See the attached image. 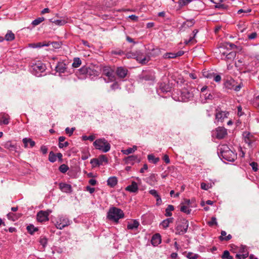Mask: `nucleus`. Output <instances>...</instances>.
Instances as JSON below:
<instances>
[{"label": "nucleus", "instance_id": "nucleus-61", "mask_svg": "<svg viewBox=\"0 0 259 259\" xmlns=\"http://www.w3.org/2000/svg\"><path fill=\"white\" fill-rule=\"evenodd\" d=\"M126 56L127 58H135L136 52L135 53H128L126 54Z\"/></svg>", "mask_w": 259, "mask_h": 259}, {"label": "nucleus", "instance_id": "nucleus-1", "mask_svg": "<svg viewBox=\"0 0 259 259\" xmlns=\"http://www.w3.org/2000/svg\"><path fill=\"white\" fill-rule=\"evenodd\" d=\"M218 150L220 155L227 161H234L237 157L236 154L231 150L227 145L220 146Z\"/></svg>", "mask_w": 259, "mask_h": 259}, {"label": "nucleus", "instance_id": "nucleus-50", "mask_svg": "<svg viewBox=\"0 0 259 259\" xmlns=\"http://www.w3.org/2000/svg\"><path fill=\"white\" fill-rule=\"evenodd\" d=\"M163 57L164 59L175 58L176 56L174 55V53H166L163 55Z\"/></svg>", "mask_w": 259, "mask_h": 259}, {"label": "nucleus", "instance_id": "nucleus-44", "mask_svg": "<svg viewBox=\"0 0 259 259\" xmlns=\"http://www.w3.org/2000/svg\"><path fill=\"white\" fill-rule=\"evenodd\" d=\"M45 20V18L44 17H39L38 18L34 20H33L32 22V25L36 26L40 24L41 22Z\"/></svg>", "mask_w": 259, "mask_h": 259}, {"label": "nucleus", "instance_id": "nucleus-20", "mask_svg": "<svg viewBox=\"0 0 259 259\" xmlns=\"http://www.w3.org/2000/svg\"><path fill=\"white\" fill-rule=\"evenodd\" d=\"M244 141L248 144V146H251L252 141H253V137L249 133H246L244 134Z\"/></svg>", "mask_w": 259, "mask_h": 259}, {"label": "nucleus", "instance_id": "nucleus-54", "mask_svg": "<svg viewBox=\"0 0 259 259\" xmlns=\"http://www.w3.org/2000/svg\"><path fill=\"white\" fill-rule=\"evenodd\" d=\"M197 32L198 30L197 29L194 30L193 31V33H194L193 36H191L188 41H186V44H188L190 42L192 41Z\"/></svg>", "mask_w": 259, "mask_h": 259}, {"label": "nucleus", "instance_id": "nucleus-17", "mask_svg": "<svg viewBox=\"0 0 259 259\" xmlns=\"http://www.w3.org/2000/svg\"><path fill=\"white\" fill-rule=\"evenodd\" d=\"M66 65L63 62H58L56 66V71L60 73H64L66 71Z\"/></svg>", "mask_w": 259, "mask_h": 259}, {"label": "nucleus", "instance_id": "nucleus-26", "mask_svg": "<svg viewBox=\"0 0 259 259\" xmlns=\"http://www.w3.org/2000/svg\"><path fill=\"white\" fill-rule=\"evenodd\" d=\"M65 140V137L63 136L60 137L59 138V147L60 148H63V147H66L69 145V143L68 142H65L64 143H62L63 141H64Z\"/></svg>", "mask_w": 259, "mask_h": 259}, {"label": "nucleus", "instance_id": "nucleus-11", "mask_svg": "<svg viewBox=\"0 0 259 259\" xmlns=\"http://www.w3.org/2000/svg\"><path fill=\"white\" fill-rule=\"evenodd\" d=\"M69 225L70 222L67 218L61 217L60 218L59 221L57 222L56 226L57 229L61 230Z\"/></svg>", "mask_w": 259, "mask_h": 259}, {"label": "nucleus", "instance_id": "nucleus-8", "mask_svg": "<svg viewBox=\"0 0 259 259\" xmlns=\"http://www.w3.org/2000/svg\"><path fill=\"white\" fill-rule=\"evenodd\" d=\"M51 212V210L39 211L37 214V220L39 222H46L49 221V215Z\"/></svg>", "mask_w": 259, "mask_h": 259}, {"label": "nucleus", "instance_id": "nucleus-43", "mask_svg": "<svg viewBox=\"0 0 259 259\" xmlns=\"http://www.w3.org/2000/svg\"><path fill=\"white\" fill-rule=\"evenodd\" d=\"M98 160L100 165H102L104 162L107 163L108 159L105 155H102L99 157Z\"/></svg>", "mask_w": 259, "mask_h": 259}, {"label": "nucleus", "instance_id": "nucleus-31", "mask_svg": "<svg viewBox=\"0 0 259 259\" xmlns=\"http://www.w3.org/2000/svg\"><path fill=\"white\" fill-rule=\"evenodd\" d=\"M137 149L136 146H134L132 148H128L125 150H122L121 151L123 154L128 155L131 153L134 152Z\"/></svg>", "mask_w": 259, "mask_h": 259}, {"label": "nucleus", "instance_id": "nucleus-33", "mask_svg": "<svg viewBox=\"0 0 259 259\" xmlns=\"http://www.w3.org/2000/svg\"><path fill=\"white\" fill-rule=\"evenodd\" d=\"M148 159L150 162L154 164L157 163L159 161V158L158 157H155L152 154H149L148 155Z\"/></svg>", "mask_w": 259, "mask_h": 259}, {"label": "nucleus", "instance_id": "nucleus-6", "mask_svg": "<svg viewBox=\"0 0 259 259\" xmlns=\"http://www.w3.org/2000/svg\"><path fill=\"white\" fill-rule=\"evenodd\" d=\"M192 89H188L184 88L181 92V97L182 101L187 102L192 99L194 96V94L192 91Z\"/></svg>", "mask_w": 259, "mask_h": 259}, {"label": "nucleus", "instance_id": "nucleus-25", "mask_svg": "<svg viewBox=\"0 0 259 259\" xmlns=\"http://www.w3.org/2000/svg\"><path fill=\"white\" fill-rule=\"evenodd\" d=\"M139 226V223L136 220H134L133 222L128 223L127 228L129 230H133L137 229Z\"/></svg>", "mask_w": 259, "mask_h": 259}, {"label": "nucleus", "instance_id": "nucleus-63", "mask_svg": "<svg viewBox=\"0 0 259 259\" xmlns=\"http://www.w3.org/2000/svg\"><path fill=\"white\" fill-rule=\"evenodd\" d=\"M51 44H52V47L55 49H58L60 47V45L58 42H56V41L52 42Z\"/></svg>", "mask_w": 259, "mask_h": 259}, {"label": "nucleus", "instance_id": "nucleus-23", "mask_svg": "<svg viewBox=\"0 0 259 259\" xmlns=\"http://www.w3.org/2000/svg\"><path fill=\"white\" fill-rule=\"evenodd\" d=\"M23 143L24 145V147L27 148L28 146V143H30V146L31 147H33L35 146V143L34 141H32L30 138H25L22 140Z\"/></svg>", "mask_w": 259, "mask_h": 259}, {"label": "nucleus", "instance_id": "nucleus-42", "mask_svg": "<svg viewBox=\"0 0 259 259\" xmlns=\"http://www.w3.org/2000/svg\"><path fill=\"white\" fill-rule=\"evenodd\" d=\"M68 169V166L65 164L61 165L59 167V170L62 173H65Z\"/></svg>", "mask_w": 259, "mask_h": 259}, {"label": "nucleus", "instance_id": "nucleus-62", "mask_svg": "<svg viewBox=\"0 0 259 259\" xmlns=\"http://www.w3.org/2000/svg\"><path fill=\"white\" fill-rule=\"evenodd\" d=\"M243 84L242 82L240 83L238 85L234 86L233 90H234L235 91H239L241 88L242 87Z\"/></svg>", "mask_w": 259, "mask_h": 259}, {"label": "nucleus", "instance_id": "nucleus-12", "mask_svg": "<svg viewBox=\"0 0 259 259\" xmlns=\"http://www.w3.org/2000/svg\"><path fill=\"white\" fill-rule=\"evenodd\" d=\"M216 138L218 139L224 138L227 135V130L224 127H218L215 130Z\"/></svg>", "mask_w": 259, "mask_h": 259}, {"label": "nucleus", "instance_id": "nucleus-58", "mask_svg": "<svg viewBox=\"0 0 259 259\" xmlns=\"http://www.w3.org/2000/svg\"><path fill=\"white\" fill-rule=\"evenodd\" d=\"M74 130H75L74 127L70 128L69 127H68L66 128L65 132L67 134H68L69 135V136H71L73 134Z\"/></svg>", "mask_w": 259, "mask_h": 259}, {"label": "nucleus", "instance_id": "nucleus-46", "mask_svg": "<svg viewBox=\"0 0 259 259\" xmlns=\"http://www.w3.org/2000/svg\"><path fill=\"white\" fill-rule=\"evenodd\" d=\"M253 54L255 58L259 62V45L254 49Z\"/></svg>", "mask_w": 259, "mask_h": 259}, {"label": "nucleus", "instance_id": "nucleus-24", "mask_svg": "<svg viewBox=\"0 0 259 259\" xmlns=\"http://www.w3.org/2000/svg\"><path fill=\"white\" fill-rule=\"evenodd\" d=\"M117 183V179L115 177H110L107 180V184L110 187H114Z\"/></svg>", "mask_w": 259, "mask_h": 259}, {"label": "nucleus", "instance_id": "nucleus-38", "mask_svg": "<svg viewBox=\"0 0 259 259\" xmlns=\"http://www.w3.org/2000/svg\"><path fill=\"white\" fill-rule=\"evenodd\" d=\"M81 64V61L79 58H75L72 64V67L74 68L78 67Z\"/></svg>", "mask_w": 259, "mask_h": 259}, {"label": "nucleus", "instance_id": "nucleus-32", "mask_svg": "<svg viewBox=\"0 0 259 259\" xmlns=\"http://www.w3.org/2000/svg\"><path fill=\"white\" fill-rule=\"evenodd\" d=\"M10 117L8 115H3L0 120V125L4 124L7 125L9 123Z\"/></svg>", "mask_w": 259, "mask_h": 259}, {"label": "nucleus", "instance_id": "nucleus-64", "mask_svg": "<svg viewBox=\"0 0 259 259\" xmlns=\"http://www.w3.org/2000/svg\"><path fill=\"white\" fill-rule=\"evenodd\" d=\"M257 36V33L255 32L251 33L250 34L248 35V38L249 39H252L255 38Z\"/></svg>", "mask_w": 259, "mask_h": 259}, {"label": "nucleus", "instance_id": "nucleus-28", "mask_svg": "<svg viewBox=\"0 0 259 259\" xmlns=\"http://www.w3.org/2000/svg\"><path fill=\"white\" fill-rule=\"evenodd\" d=\"M226 235L227 233L225 231H222L221 235L219 237L220 240L221 241H228L232 238V236L230 234H229L228 236H226Z\"/></svg>", "mask_w": 259, "mask_h": 259}, {"label": "nucleus", "instance_id": "nucleus-9", "mask_svg": "<svg viewBox=\"0 0 259 259\" xmlns=\"http://www.w3.org/2000/svg\"><path fill=\"white\" fill-rule=\"evenodd\" d=\"M135 59L142 64H145L150 60L149 56H144L143 53L140 51L136 52Z\"/></svg>", "mask_w": 259, "mask_h": 259}, {"label": "nucleus", "instance_id": "nucleus-5", "mask_svg": "<svg viewBox=\"0 0 259 259\" xmlns=\"http://www.w3.org/2000/svg\"><path fill=\"white\" fill-rule=\"evenodd\" d=\"M236 48V46L230 42H225L220 47L219 51L222 56H227L230 50Z\"/></svg>", "mask_w": 259, "mask_h": 259}, {"label": "nucleus", "instance_id": "nucleus-41", "mask_svg": "<svg viewBox=\"0 0 259 259\" xmlns=\"http://www.w3.org/2000/svg\"><path fill=\"white\" fill-rule=\"evenodd\" d=\"M221 257L223 259H233V257L230 255V253L228 250L224 251L223 254L221 255Z\"/></svg>", "mask_w": 259, "mask_h": 259}, {"label": "nucleus", "instance_id": "nucleus-21", "mask_svg": "<svg viewBox=\"0 0 259 259\" xmlns=\"http://www.w3.org/2000/svg\"><path fill=\"white\" fill-rule=\"evenodd\" d=\"M125 162L127 164H134V161H137L139 162L140 160L138 158V156L136 155H131L127 157L125 159Z\"/></svg>", "mask_w": 259, "mask_h": 259}, {"label": "nucleus", "instance_id": "nucleus-34", "mask_svg": "<svg viewBox=\"0 0 259 259\" xmlns=\"http://www.w3.org/2000/svg\"><path fill=\"white\" fill-rule=\"evenodd\" d=\"M88 73L87 75H89L90 76H97L98 74V72L95 70L94 69H92L90 67H88Z\"/></svg>", "mask_w": 259, "mask_h": 259}, {"label": "nucleus", "instance_id": "nucleus-19", "mask_svg": "<svg viewBox=\"0 0 259 259\" xmlns=\"http://www.w3.org/2000/svg\"><path fill=\"white\" fill-rule=\"evenodd\" d=\"M32 69L33 71H39V72H43L45 70V66L41 63H38L33 64L31 66Z\"/></svg>", "mask_w": 259, "mask_h": 259}, {"label": "nucleus", "instance_id": "nucleus-45", "mask_svg": "<svg viewBox=\"0 0 259 259\" xmlns=\"http://www.w3.org/2000/svg\"><path fill=\"white\" fill-rule=\"evenodd\" d=\"M192 0H179L178 4L180 7H182L191 2Z\"/></svg>", "mask_w": 259, "mask_h": 259}, {"label": "nucleus", "instance_id": "nucleus-55", "mask_svg": "<svg viewBox=\"0 0 259 259\" xmlns=\"http://www.w3.org/2000/svg\"><path fill=\"white\" fill-rule=\"evenodd\" d=\"M211 187V185H209V184H206L205 183H201V188L204 190H207L209 188Z\"/></svg>", "mask_w": 259, "mask_h": 259}, {"label": "nucleus", "instance_id": "nucleus-59", "mask_svg": "<svg viewBox=\"0 0 259 259\" xmlns=\"http://www.w3.org/2000/svg\"><path fill=\"white\" fill-rule=\"evenodd\" d=\"M149 193L152 195L153 196L155 197V198L158 197L159 195H158L157 192L156 190L154 189H152L149 191Z\"/></svg>", "mask_w": 259, "mask_h": 259}, {"label": "nucleus", "instance_id": "nucleus-13", "mask_svg": "<svg viewBox=\"0 0 259 259\" xmlns=\"http://www.w3.org/2000/svg\"><path fill=\"white\" fill-rule=\"evenodd\" d=\"M215 119L218 121L223 122L225 118L227 117L228 112L220 110L218 108L216 109Z\"/></svg>", "mask_w": 259, "mask_h": 259}, {"label": "nucleus", "instance_id": "nucleus-2", "mask_svg": "<svg viewBox=\"0 0 259 259\" xmlns=\"http://www.w3.org/2000/svg\"><path fill=\"white\" fill-rule=\"evenodd\" d=\"M123 217L124 213L121 209L115 207H112L109 209L107 218L110 221L117 223L118 220L123 218Z\"/></svg>", "mask_w": 259, "mask_h": 259}, {"label": "nucleus", "instance_id": "nucleus-52", "mask_svg": "<svg viewBox=\"0 0 259 259\" xmlns=\"http://www.w3.org/2000/svg\"><path fill=\"white\" fill-rule=\"evenodd\" d=\"M95 138L96 137L94 135H91L90 136H84L82 137V139L84 141L90 140L91 141H93Z\"/></svg>", "mask_w": 259, "mask_h": 259}, {"label": "nucleus", "instance_id": "nucleus-57", "mask_svg": "<svg viewBox=\"0 0 259 259\" xmlns=\"http://www.w3.org/2000/svg\"><path fill=\"white\" fill-rule=\"evenodd\" d=\"M53 22L55 23L56 24H57L58 25H63L64 24H65V23H66L65 20H55Z\"/></svg>", "mask_w": 259, "mask_h": 259}, {"label": "nucleus", "instance_id": "nucleus-48", "mask_svg": "<svg viewBox=\"0 0 259 259\" xmlns=\"http://www.w3.org/2000/svg\"><path fill=\"white\" fill-rule=\"evenodd\" d=\"M88 67L84 66L79 69V72L81 74L87 75Z\"/></svg>", "mask_w": 259, "mask_h": 259}, {"label": "nucleus", "instance_id": "nucleus-7", "mask_svg": "<svg viewBox=\"0 0 259 259\" xmlns=\"http://www.w3.org/2000/svg\"><path fill=\"white\" fill-rule=\"evenodd\" d=\"M103 74L107 76L111 81L115 80V76L114 75V70L111 67L106 66L102 68Z\"/></svg>", "mask_w": 259, "mask_h": 259}, {"label": "nucleus", "instance_id": "nucleus-35", "mask_svg": "<svg viewBox=\"0 0 259 259\" xmlns=\"http://www.w3.org/2000/svg\"><path fill=\"white\" fill-rule=\"evenodd\" d=\"M27 231L30 234H33L34 232L38 231V228L35 227L33 225H28L27 228Z\"/></svg>", "mask_w": 259, "mask_h": 259}, {"label": "nucleus", "instance_id": "nucleus-56", "mask_svg": "<svg viewBox=\"0 0 259 259\" xmlns=\"http://www.w3.org/2000/svg\"><path fill=\"white\" fill-rule=\"evenodd\" d=\"M250 165L252 167V169L254 171H256L258 170V164L255 162H252L250 163Z\"/></svg>", "mask_w": 259, "mask_h": 259}, {"label": "nucleus", "instance_id": "nucleus-51", "mask_svg": "<svg viewBox=\"0 0 259 259\" xmlns=\"http://www.w3.org/2000/svg\"><path fill=\"white\" fill-rule=\"evenodd\" d=\"M161 53V50L159 48L153 49L152 50V55L156 56L159 55Z\"/></svg>", "mask_w": 259, "mask_h": 259}, {"label": "nucleus", "instance_id": "nucleus-15", "mask_svg": "<svg viewBox=\"0 0 259 259\" xmlns=\"http://www.w3.org/2000/svg\"><path fill=\"white\" fill-rule=\"evenodd\" d=\"M59 188L62 192L67 193H70L72 191L71 186L69 184H67L66 183H60Z\"/></svg>", "mask_w": 259, "mask_h": 259}, {"label": "nucleus", "instance_id": "nucleus-3", "mask_svg": "<svg viewBox=\"0 0 259 259\" xmlns=\"http://www.w3.org/2000/svg\"><path fill=\"white\" fill-rule=\"evenodd\" d=\"M93 145L96 149L101 150L103 152H107L110 149V144L104 138L96 140Z\"/></svg>", "mask_w": 259, "mask_h": 259}, {"label": "nucleus", "instance_id": "nucleus-36", "mask_svg": "<svg viewBox=\"0 0 259 259\" xmlns=\"http://www.w3.org/2000/svg\"><path fill=\"white\" fill-rule=\"evenodd\" d=\"M174 207L172 205H168L167 208L165 209V216L166 217H170L172 215L171 211L174 210Z\"/></svg>", "mask_w": 259, "mask_h": 259}, {"label": "nucleus", "instance_id": "nucleus-14", "mask_svg": "<svg viewBox=\"0 0 259 259\" xmlns=\"http://www.w3.org/2000/svg\"><path fill=\"white\" fill-rule=\"evenodd\" d=\"M128 70L123 67H118L116 70V74L119 78H124L127 75Z\"/></svg>", "mask_w": 259, "mask_h": 259}, {"label": "nucleus", "instance_id": "nucleus-47", "mask_svg": "<svg viewBox=\"0 0 259 259\" xmlns=\"http://www.w3.org/2000/svg\"><path fill=\"white\" fill-rule=\"evenodd\" d=\"M186 256L189 259H197L199 257V255L197 254H193L192 252H189L187 253Z\"/></svg>", "mask_w": 259, "mask_h": 259}, {"label": "nucleus", "instance_id": "nucleus-27", "mask_svg": "<svg viewBox=\"0 0 259 259\" xmlns=\"http://www.w3.org/2000/svg\"><path fill=\"white\" fill-rule=\"evenodd\" d=\"M15 38V34L11 30H8L7 34L5 35V39L7 41L13 40Z\"/></svg>", "mask_w": 259, "mask_h": 259}, {"label": "nucleus", "instance_id": "nucleus-53", "mask_svg": "<svg viewBox=\"0 0 259 259\" xmlns=\"http://www.w3.org/2000/svg\"><path fill=\"white\" fill-rule=\"evenodd\" d=\"M208 224L209 226H212L214 225H217L218 223L216 218L215 217H212L211 221L208 222Z\"/></svg>", "mask_w": 259, "mask_h": 259}, {"label": "nucleus", "instance_id": "nucleus-39", "mask_svg": "<svg viewBox=\"0 0 259 259\" xmlns=\"http://www.w3.org/2000/svg\"><path fill=\"white\" fill-rule=\"evenodd\" d=\"M203 76L206 78H211L214 76L213 73L209 72L207 70H203L202 71Z\"/></svg>", "mask_w": 259, "mask_h": 259}, {"label": "nucleus", "instance_id": "nucleus-18", "mask_svg": "<svg viewBox=\"0 0 259 259\" xmlns=\"http://www.w3.org/2000/svg\"><path fill=\"white\" fill-rule=\"evenodd\" d=\"M161 236L159 234H156L152 237L151 242L152 244L154 246H157L161 242Z\"/></svg>", "mask_w": 259, "mask_h": 259}, {"label": "nucleus", "instance_id": "nucleus-40", "mask_svg": "<svg viewBox=\"0 0 259 259\" xmlns=\"http://www.w3.org/2000/svg\"><path fill=\"white\" fill-rule=\"evenodd\" d=\"M49 160L51 162H54L56 160V155L53 151H51L49 153Z\"/></svg>", "mask_w": 259, "mask_h": 259}, {"label": "nucleus", "instance_id": "nucleus-30", "mask_svg": "<svg viewBox=\"0 0 259 259\" xmlns=\"http://www.w3.org/2000/svg\"><path fill=\"white\" fill-rule=\"evenodd\" d=\"M236 53L235 51H231L227 54V56L225 57V60L228 61H232L235 58Z\"/></svg>", "mask_w": 259, "mask_h": 259}, {"label": "nucleus", "instance_id": "nucleus-37", "mask_svg": "<svg viewBox=\"0 0 259 259\" xmlns=\"http://www.w3.org/2000/svg\"><path fill=\"white\" fill-rule=\"evenodd\" d=\"M181 205L180 210L187 214H190L191 211V209H189L187 206L183 205V203H181Z\"/></svg>", "mask_w": 259, "mask_h": 259}, {"label": "nucleus", "instance_id": "nucleus-49", "mask_svg": "<svg viewBox=\"0 0 259 259\" xmlns=\"http://www.w3.org/2000/svg\"><path fill=\"white\" fill-rule=\"evenodd\" d=\"M91 163L92 164V166L94 167H96L97 166L100 165L98 158H93L91 160Z\"/></svg>", "mask_w": 259, "mask_h": 259}, {"label": "nucleus", "instance_id": "nucleus-4", "mask_svg": "<svg viewBox=\"0 0 259 259\" xmlns=\"http://www.w3.org/2000/svg\"><path fill=\"white\" fill-rule=\"evenodd\" d=\"M189 226L188 221L185 219H181L176 228L177 234L183 235L187 232Z\"/></svg>", "mask_w": 259, "mask_h": 259}, {"label": "nucleus", "instance_id": "nucleus-16", "mask_svg": "<svg viewBox=\"0 0 259 259\" xmlns=\"http://www.w3.org/2000/svg\"><path fill=\"white\" fill-rule=\"evenodd\" d=\"M139 190L138 186L137 183L133 181L131 185L127 186L125 188V190L132 193H137Z\"/></svg>", "mask_w": 259, "mask_h": 259}, {"label": "nucleus", "instance_id": "nucleus-10", "mask_svg": "<svg viewBox=\"0 0 259 259\" xmlns=\"http://www.w3.org/2000/svg\"><path fill=\"white\" fill-rule=\"evenodd\" d=\"M238 251L239 253L236 254V258L244 259L248 256V252L247 251L246 246L241 245L238 247Z\"/></svg>", "mask_w": 259, "mask_h": 259}, {"label": "nucleus", "instance_id": "nucleus-29", "mask_svg": "<svg viewBox=\"0 0 259 259\" xmlns=\"http://www.w3.org/2000/svg\"><path fill=\"white\" fill-rule=\"evenodd\" d=\"M173 220H174V219L172 218L166 219L163 220L161 222L160 225L162 226V227L163 228H165V229L167 228L168 227L169 224L171 223H172Z\"/></svg>", "mask_w": 259, "mask_h": 259}, {"label": "nucleus", "instance_id": "nucleus-60", "mask_svg": "<svg viewBox=\"0 0 259 259\" xmlns=\"http://www.w3.org/2000/svg\"><path fill=\"white\" fill-rule=\"evenodd\" d=\"M112 54H114V55H121L124 54V53L123 51H122L120 50H118L113 51L112 52Z\"/></svg>", "mask_w": 259, "mask_h": 259}, {"label": "nucleus", "instance_id": "nucleus-22", "mask_svg": "<svg viewBox=\"0 0 259 259\" xmlns=\"http://www.w3.org/2000/svg\"><path fill=\"white\" fill-rule=\"evenodd\" d=\"M224 85L228 89H233L235 85V81L233 79H228L225 81Z\"/></svg>", "mask_w": 259, "mask_h": 259}]
</instances>
